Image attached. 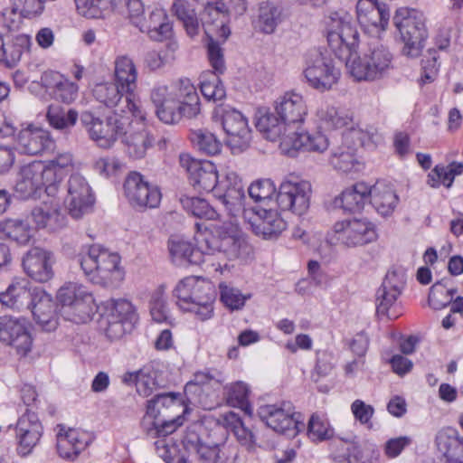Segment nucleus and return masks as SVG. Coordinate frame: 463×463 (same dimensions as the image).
Here are the masks:
<instances>
[{"label":"nucleus","instance_id":"nucleus-1","mask_svg":"<svg viewBox=\"0 0 463 463\" xmlns=\"http://www.w3.org/2000/svg\"><path fill=\"white\" fill-rule=\"evenodd\" d=\"M327 43L335 55L345 61L347 71L356 81H374L390 74L393 55L378 42L368 43L356 53L359 33L349 14L331 12L326 18Z\"/></svg>","mask_w":463,"mask_h":463},{"label":"nucleus","instance_id":"nucleus-2","mask_svg":"<svg viewBox=\"0 0 463 463\" xmlns=\"http://www.w3.org/2000/svg\"><path fill=\"white\" fill-rule=\"evenodd\" d=\"M150 100L157 118L165 124H176L182 118H195L201 113V102L196 88L187 78L170 86L157 83L150 90Z\"/></svg>","mask_w":463,"mask_h":463},{"label":"nucleus","instance_id":"nucleus-3","mask_svg":"<svg viewBox=\"0 0 463 463\" xmlns=\"http://www.w3.org/2000/svg\"><path fill=\"white\" fill-rule=\"evenodd\" d=\"M150 100L157 118L165 124H176L182 118H195L201 113V102L196 88L187 78L170 86L157 83L150 90Z\"/></svg>","mask_w":463,"mask_h":463},{"label":"nucleus","instance_id":"nucleus-4","mask_svg":"<svg viewBox=\"0 0 463 463\" xmlns=\"http://www.w3.org/2000/svg\"><path fill=\"white\" fill-rule=\"evenodd\" d=\"M150 100L157 118L165 124H176L182 118H195L201 113V102L196 88L187 78L170 86L157 83L150 90Z\"/></svg>","mask_w":463,"mask_h":463},{"label":"nucleus","instance_id":"nucleus-5","mask_svg":"<svg viewBox=\"0 0 463 463\" xmlns=\"http://www.w3.org/2000/svg\"><path fill=\"white\" fill-rule=\"evenodd\" d=\"M73 166L74 159L70 152L58 153L50 160L33 161L21 168L16 191L30 196L43 188L47 196L57 195L62 180Z\"/></svg>","mask_w":463,"mask_h":463},{"label":"nucleus","instance_id":"nucleus-6","mask_svg":"<svg viewBox=\"0 0 463 463\" xmlns=\"http://www.w3.org/2000/svg\"><path fill=\"white\" fill-rule=\"evenodd\" d=\"M80 264L85 277L92 283L114 287L124 279L120 256L99 244H92L81 252Z\"/></svg>","mask_w":463,"mask_h":463},{"label":"nucleus","instance_id":"nucleus-7","mask_svg":"<svg viewBox=\"0 0 463 463\" xmlns=\"http://www.w3.org/2000/svg\"><path fill=\"white\" fill-rule=\"evenodd\" d=\"M174 293L183 311L194 313L201 321L213 316L216 291L210 280L201 277H186L178 282Z\"/></svg>","mask_w":463,"mask_h":463},{"label":"nucleus","instance_id":"nucleus-8","mask_svg":"<svg viewBox=\"0 0 463 463\" xmlns=\"http://www.w3.org/2000/svg\"><path fill=\"white\" fill-rule=\"evenodd\" d=\"M61 315L64 319L83 324L91 319L95 303L91 292L79 282H67L57 292Z\"/></svg>","mask_w":463,"mask_h":463},{"label":"nucleus","instance_id":"nucleus-9","mask_svg":"<svg viewBox=\"0 0 463 463\" xmlns=\"http://www.w3.org/2000/svg\"><path fill=\"white\" fill-rule=\"evenodd\" d=\"M194 240L196 248L186 240L172 236L168 241V250L173 262L178 266L202 265L206 266L205 250H209L211 232L208 225L203 222L195 223Z\"/></svg>","mask_w":463,"mask_h":463},{"label":"nucleus","instance_id":"nucleus-10","mask_svg":"<svg viewBox=\"0 0 463 463\" xmlns=\"http://www.w3.org/2000/svg\"><path fill=\"white\" fill-rule=\"evenodd\" d=\"M393 23L403 43L402 53L410 58L419 57L428 37L424 19L415 10H397Z\"/></svg>","mask_w":463,"mask_h":463},{"label":"nucleus","instance_id":"nucleus-11","mask_svg":"<svg viewBox=\"0 0 463 463\" xmlns=\"http://www.w3.org/2000/svg\"><path fill=\"white\" fill-rule=\"evenodd\" d=\"M211 232L209 238V250H205L206 269L210 266L216 271L222 269L221 259L226 256L230 259L238 258L244 245L243 240L230 232V228L222 225H208Z\"/></svg>","mask_w":463,"mask_h":463},{"label":"nucleus","instance_id":"nucleus-12","mask_svg":"<svg viewBox=\"0 0 463 463\" xmlns=\"http://www.w3.org/2000/svg\"><path fill=\"white\" fill-rule=\"evenodd\" d=\"M303 74L311 88L326 91L338 82L341 71L331 58L317 50H311L306 54Z\"/></svg>","mask_w":463,"mask_h":463},{"label":"nucleus","instance_id":"nucleus-13","mask_svg":"<svg viewBox=\"0 0 463 463\" xmlns=\"http://www.w3.org/2000/svg\"><path fill=\"white\" fill-rule=\"evenodd\" d=\"M404 284L402 274L394 270L387 272L375 293L377 316L388 319H396L402 316L403 309L400 298Z\"/></svg>","mask_w":463,"mask_h":463},{"label":"nucleus","instance_id":"nucleus-14","mask_svg":"<svg viewBox=\"0 0 463 463\" xmlns=\"http://www.w3.org/2000/svg\"><path fill=\"white\" fill-rule=\"evenodd\" d=\"M80 121L90 138L101 148H110L118 138L125 125V115L114 112L103 121L90 111L81 113Z\"/></svg>","mask_w":463,"mask_h":463},{"label":"nucleus","instance_id":"nucleus-15","mask_svg":"<svg viewBox=\"0 0 463 463\" xmlns=\"http://www.w3.org/2000/svg\"><path fill=\"white\" fill-rule=\"evenodd\" d=\"M332 240L346 246L368 244L377 238L374 223L367 218H351L338 221L332 227Z\"/></svg>","mask_w":463,"mask_h":463},{"label":"nucleus","instance_id":"nucleus-16","mask_svg":"<svg viewBox=\"0 0 463 463\" xmlns=\"http://www.w3.org/2000/svg\"><path fill=\"white\" fill-rule=\"evenodd\" d=\"M237 5H230L228 2L216 1L214 3L207 2L203 12L201 14V21L208 36L215 35L225 41L230 33V28L227 25L229 14L231 13L241 14L245 11L243 0H235Z\"/></svg>","mask_w":463,"mask_h":463},{"label":"nucleus","instance_id":"nucleus-17","mask_svg":"<svg viewBox=\"0 0 463 463\" xmlns=\"http://www.w3.org/2000/svg\"><path fill=\"white\" fill-rule=\"evenodd\" d=\"M132 115H125V125L119 134L121 143L124 145L125 152L133 159L145 157L147 150L153 146L154 137L142 120H133Z\"/></svg>","mask_w":463,"mask_h":463},{"label":"nucleus","instance_id":"nucleus-18","mask_svg":"<svg viewBox=\"0 0 463 463\" xmlns=\"http://www.w3.org/2000/svg\"><path fill=\"white\" fill-rule=\"evenodd\" d=\"M311 184L307 181H284L279 188L276 202L282 211L304 214L310 204Z\"/></svg>","mask_w":463,"mask_h":463},{"label":"nucleus","instance_id":"nucleus-19","mask_svg":"<svg viewBox=\"0 0 463 463\" xmlns=\"http://www.w3.org/2000/svg\"><path fill=\"white\" fill-rule=\"evenodd\" d=\"M94 194L88 181L80 175H71L67 183V195L64 199L69 214L80 219L91 212L94 205Z\"/></svg>","mask_w":463,"mask_h":463},{"label":"nucleus","instance_id":"nucleus-20","mask_svg":"<svg viewBox=\"0 0 463 463\" xmlns=\"http://www.w3.org/2000/svg\"><path fill=\"white\" fill-rule=\"evenodd\" d=\"M30 327L24 317L4 316L0 317V342L12 345L18 354L24 356L33 347Z\"/></svg>","mask_w":463,"mask_h":463},{"label":"nucleus","instance_id":"nucleus-21","mask_svg":"<svg viewBox=\"0 0 463 463\" xmlns=\"http://www.w3.org/2000/svg\"><path fill=\"white\" fill-rule=\"evenodd\" d=\"M113 66V80L127 92L125 102L128 111L132 114L138 113L139 105L135 100L138 71L134 60L126 54L118 55L115 58Z\"/></svg>","mask_w":463,"mask_h":463},{"label":"nucleus","instance_id":"nucleus-22","mask_svg":"<svg viewBox=\"0 0 463 463\" xmlns=\"http://www.w3.org/2000/svg\"><path fill=\"white\" fill-rule=\"evenodd\" d=\"M124 193L129 203L137 208H156L161 202L157 186L149 184L144 175L131 172L124 183Z\"/></svg>","mask_w":463,"mask_h":463},{"label":"nucleus","instance_id":"nucleus-23","mask_svg":"<svg viewBox=\"0 0 463 463\" xmlns=\"http://www.w3.org/2000/svg\"><path fill=\"white\" fill-rule=\"evenodd\" d=\"M258 415L261 421L277 432L292 431L298 428L299 415L289 402L261 405Z\"/></svg>","mask_w":463,"mask_h":463},{"label":"nucleus","instance_id":"nucleus-24","mask_svg":"<svg viewBox=\"0 0 463 463\" xmlns=\"http://www.w3.org/2000/svg\"><path fill=\"white\" fill-rule=\"evenodd\" d=\"M103 317L108 323L106 334L111 339L121 337L125 332L124 325L133 322L136 312L133 305L127 299L110 298L102 303Z\"/></svg>","mask_w":463,"mask_h":463},{"label":"nucleus","instance_id":"nucleus-25","mask_svg":"<svg viewBox=\"0 0 463 463\" xmlns=\"http://www.w3.org/2000/svg\"><path fill=\"white\" fill-rule=\"evenodd\" d=\"M213 194L232 214H235L243 206L245 193L242 180L232 170H226L218 177Z\"/></svg>","mask_w":463,"mask_h":463},{"label":"nucleus","instance_id":"nucleus-26","mask_svg":"<svg viewBox=\"0 0 463 463\" xmlns=\"http://www.w3.org/2000/svg\"><path fill=\"white\" fill-rule=\"evenodd\" d=\"M275 112L292 131L299 130L308 114L304 96L296 91H287L275 101Z\"/></svg>","mask_w":463,"mask_h":463},{"label":"nucleus","instance_id":"nucleus-27","mask_svg":"<svg viewBox=\"0 0 463 463\" xmlns=\"http://www.w3.org/2000/svg\"><path fill=\"white\" fill-rule=\"evenodd\" d=\"M222 124L232 153H241L249 147L251 132L247 118L240 111L233 109L224 110Z\"/></svg>","mask_w":463,"mask_h":463},{"label":"nucleus","instance_id":"nucleus-28","mask_svg":"<svg viewBox=\"0 0 463 463\" xmlns=\"http://www.w3.org/2000/svg\"><path fill=\"white\" fill-rule=\"evenodd\" d=\"M356 16L366 33L379 34L388 26L390 12L384 4L376 0H359L356 4Z\"/></svg>","mask_w":463,"mask_h":463},{"label":"nucleus","instance_id":"nucleus-29","mask_svg":"<svg viewBox=\"0 0 463 463\" xmlns=\"http://www.w3.org/2000/svg\"><path fill=\"white\" fill-rule=\"evenodd\" d=\"M55 258L52 251L41 248H31L23 257L24 272L36 282H48L53 278Z\"/></svg>","mask_w":463,"mask_h":463},{"label":"nucleus","instance_id":"nucleus-30","mask_svg":"<svg viewBox=\"0 0 463 463\" xmlns=\"http://www.w3.org/2000/svg\"><path fill=\"white\" fill-rule=\"evenodd\" d=\"M16 145L22 154L38 156L52 151L55 141L46 129L29 124L19 131Z\"/></svg>","mask_w":463,"mask_h":463},{"label":"nucleus","instance_id":"nucleus-31","mask_svg":"<svg viewBox=\"0 0 463 463\" xmlns=\"http://www.w3.org/2000/svg\"><path fill=\"white\" fill-rule=\"evenodd\" d=\"M182 166L185 168L191 184L198 191H213L219 177L215 165L210 161H200L188 156L180 157Z\"/></svg>","mask_w":463,"mask_h":463},{"label":"nucleus","instance_id":"nucleus-32","mask_svg":"<svg viewBox=\"0 0 463 463\" xmlns=\"http://www.w3.org/2000/svg\"><path fill=\"white\" fill-rule=\"evenodd\" d=\"M91 432L80 429L61 428L57 434V451L64 459H75L93 441Z\"/></svg>","mask_w":463,"mask_h":463},{"label":"nucleus","instance_id":"nucleus-33","mask_svg":"<svg viewBox=\"0 0 463 463\" xmlns=\"http://www.w3.org/2000/svg\"><path fill=\"white\" fill-rule=\"evenodd\" d=\"M16 433L17 451L21 456H27L37 445L43 434V426L38 416L34 412L26 411L17 421Z\"/></svg>","mask_w":463,"mask_h":463},{"label":"nucleus","instance_id":"nucleus-34","mask_svg":"<svg viewBox=\"0 0 463 463\" xmlns=\"http://www.w3.org/2000/svg\"><path fill=\"white\" fill-rule=\"evenodd\" d=\"M328 146V137L320 131L308 133L297 130L292 132V135H287L282 142V151L287 154L299 149L308 152L323 153Z\"/></svg>","mask_w":463,"mask_h":463},{"label":"nucleus","instance_id":"nucleus-35","mask_svg":"<svg viewBox=\"0 0 463 463\" xmlns=\"http://www.w3.org/2000/svg\"><path fill=\"white\" fill-rule=\"evenodd\" d=\"M48 197L32 210L31 216L37 229L55 231L63 226L64 216L56 195Z\"/></svg>","mask_w":463,"mask_h":463},{"label":"nucleus","instance_id":"nucleus-36","mask_svg":"<svg viewBox=\"0 0 463 463\" xmlns=\"http://www.w3.org/2000/svg\"><path fill=\"white\" fill-rule=\"evenodd\" d=\"M312 120L318 128L326 130L347 128L353 122L348 113L339 110L326 100L317 103L312 113Z\"/></svg>","mask_w":463,"mask_h":463},{"label":"nucleus","instance_id":"nucleus-37","mask_svg":"<svg viewBox=\"0 0 463 463\" xmlns=\"http://www.w3.org/2000/svg\"><path fill=\"white\" fill-rule=\"evenodd\" d=\"M93 97L97 101L108 108H117L115 112L121 115H132L142 118L141 110L137 114H132L126 108L125 99L127 92L113 80V82H101L94 86L92 90Z\"/></svg>","mask_w":463,"mask_h":463},{"label":"nucleus","instance_id":"nucleus-38","mask_svg":"<svg viewBox=\"0 0 463 463\" xmlns=\"http://www.w3.org/2000/svg\"><path fill=\"white\" fill-rule=\"evenodd\" d=\"M137 28L156 42L166 41L173 36L172 23L165 10L161 7L154 8Z\"/></svg>","mask_w":463,"mask_h":463},{"label":"nucleus","instance_id":"nucleus-39","mask_svg":"<svg viewBox=\"0 0 463 463\" xmlns=\"http://www.w3.org/2000/svg\"><path fill=\"white\" fill-rule=\"evenodd\" d=\"M35 288L32 291L31 283L26 279H15L5 292L0 294V302L3 306L13 309H23L33 305Z\"/></svg>","mask_w":463,"mask_h":463},{"label":"nucleus","instance_id":"nucleus-40","mask_svg":"<svg viewBox=\"0 0 463 463\" xmlns=\"http://www.w3.org/2000/svg\"><path fill=\"white\" fill-rule=\"evenodd\" d=\"M32 313L34 320L43 330L51 332L57 328L58 318L55 311V304L51 295L43 290L35 291L33 299Z\"/></svg>","mask_w":463,"mask_h":463},{"label":"nucleus","instance_id":"nucleus-41","mask_svg":"<svg viewBox=\"0 0 463 463\" xmlns=\"http://www.w3.org/2000/svg\"><path fill=\"white\" fill-rule=\"evenodd\" d=\"M256 128L267 139L271 141L280 140V147L287 135H292V129L288 128L277 113L274 114L267 109H260L256 114Z\"/></svg>","mask_w":463,"mask_h":463},{"label":"nucleus","instance_id":"nucleus-42","mask_svg":"<svg viewBox=\"0 0 463 463\" xmlns=\"http://www.w3.org/2000/svg\"><path fill=\"white\" fill-rule=\"evenodd\" d=\"M250 225L252 232L264 239L277 237L287 227L283 218L272 209H259Z\"/></svg>","mask_w":463,"mask_h":463},{"label":"nucleus","instance_id":"nucleus-43","mask_svg":"<svg viewBox=\"0 0 463 463\" xmlns=\"http://www.w3.org/2000/svg\"><path fill=\"white\" fill-rule=\"evenodd\" d=\"M369 194L370 186L364 182H358L337 195L333 200V205L345 212H359L364 208Z\"/></svg>","mask_w":463,"mask_h":463},{"label":"nucleus","instance_id":"nucleus-44","mask_svg":"<svg viewBox=\"0 0 463 463\" xmlns=\"http://www.w3.org/2000/svg\"><path fill=\"white\" fill-rule=\"evenodd\" d=\"M327 162L335 170L343 173L355 171L360 165L355 146L345 141L343 136L341 143L332 147Z\"/></svg>","mask_w":463,"mask_h":463},{"label":"nucleus","instance_id":"nucleus-45","mask_svg":"<svg viewBox=\"0 0 463 463\" xmlns=\"http://www.w3.org/2000/svg\"><path fill=\"white\" fill-rule=\"evenodd\" d=\"M436 444L449 463H463V438L456 430L448 428L439 431Z\"/></svg>","mask_w":463,"mask_h":463},{"label":"nucleus","instance_id":"nucleus-46","mask_svg":"<svg viewBox=\"0 0 463 463\" xmlns=\"http://www.w3.org/2000/svg\"><path fill=\"white\" fill-rule=\"evenodd\" d=\"M44 86L53 97L64 103H71L78 96V86L58 72H47L42 78Z\"/></svg>","mask_w":463,"mask_h":463},{"label":"nucleus","instance_id":"nucleus-47","mask_svg":"<svg viewBox=\"0 0 463 463\" xmlns=\"http://www.w3.org/2000/svg\"><path fill=\"white\" fill-rule=\"evenodd\" d=\"M369 197L373 208L383 216L391 215L399 202L395 190L391 185L379 182L370 186Z\"/></svg>","mask_w":463,"mask_h":463},{"label":"nucleus","instance_id":"nucleus-48","mask_svg":"<svg viewBox=\"0 0 463 463\" xmlns=\"http://www.w3.org/2000/svg\"><path fill=\"white\" fill-rule=\"evenodd\" d=\"M1 235L19 245H27L33 237V230L26 220L6 218L0 222Z\"/></svg>","mask_w":463,"mask_h":463},{"label":"nucleus","instance_id":"nucleus-49","mask_svg":"<svg viewBox=\"0 0 463 463\" xmlns=\"http://www.w3.org/2000/svg\"><path fill=\"white\" fill-rule=\"evenodd\" d=\"M31 39L25 34L8 35L5 37V43L0 51V61L7 67L16 65L23 54L28 51Z\"/></svg>","mask_w":463,"mask_h":463},{"label":"nucleus","instance_id":"nucleus-50","mask_svg":"<svg viewBox=\"0 0 463 463\" xmlns=\"http://www.w3.org/2000/svg\"><path fill=\"white\" fill-rule=\"evenodd\" d=\"M463 173V163L453 161L448 165H436L428 174L427 184L432 188H439L444 185L450 188L457 175Z\"/></svg>","mask_w":463,"mask_h":463},{"label":"nucleus","instance_id":"nucleus-51","mask_svg":"<svg viewBox=\"0 0 463 463\" xmlns=\"http://www.w3.org/2000/svg\"><path fill=\"white\" fill-rule=\"evenodd\" d=\"M222 424L231 430L239 443L248 450L254 449L256 438L251 430L247 428L241 419L233 411H229L222 416Z\"/></svg>","mask_w":463,"mask_h":463},{"label":"nucleus","instance_id":"nucleus-52","mask_svg":"<svg viewBox=\"0 0 463 463\" xmlns=\"http://www.w3.org/2000/svg\"><path fill=\"white\" fill-rule=\"evenodd\" d=\"M78 13L88 19H102L113 10L112 0H75Z\"/></svg>","mask_w":463,"mask_h":463},{"label":"nucleus","instance_id":"nucleus-53","mask_svg":"<svg viewBox=\"0 0 463 463\" xmlns=\"http://www.w3.org/2000/svg\"><path fill=\"white\" fill-rule=\"evenodd\" d=\"M280 21V11L271 3H261L259 7L258 18L254 22L255 28L264 33H272Z\"/></svg>","mask_w":463,"mask_h":463},{"label":"nucleus","instance_id":"nucleus-54","mask_svg":"<svg viewBox=\"0 0 463 463\" xmlns=\"http://www.w3.org/2000/svg\"><path fill=\"white\" fill-rule=\"evenodd\" d=\"M49 124L56 129L64 130L72 128L78 119V113L74 109L61 108L59 105H51L47 111Z\"/></svg>","mask_w":463,"mask_h":463},{"label":"nucleus","instance_id":"nucleus-55","mask_svg":"<svg viewBox=\"0 0 463 463\" xmlns=\"http://www.w3.org/2000/svg\"><path fill=\"white\" fill-rule=\"evenodd\" d=\"M218 73L205 71L201 77V92L203 96L213 101L222 100L226 96V91Z\"/></svg>","mask_w":463,"mask_h":463},{"label":"nucleus","instance_id":"nucleus-56","mask_svg":"<svg viewBox=\"0 0 463 463\" xmlns=\"http://www.w3.org/2000/svg\"><path fill=\"white\" fill-rule=\"evenodd\" d=\"M180 202L184 209L198 218L216 220L219 213L203 198L184 195Z\"/></svg>","mask_w":463,"mask_h":463},{"label":"nucleus","instance_id":"nucleus-57","mask_svg":"<svg viewBox=\"0 0 463 463\" xmlns=\"http://www.w3.org/2000/svg\"><path fill=\"white\" fill-rule=\"evenodd\" d=\"M333 427L324 415L313 414L307 424V436L312 441H323L333 438Z\"/></svg>","mask_w":463,"mask_h":463},{"label":"nucleus","instance_id":"nucleus-58","mask_svg":"<svg viewBox=\"0 0 463 463\" xmlns=\"http://www.w3.org/2000/svg\"><path fill=\"white\" fill-rule=\"evenodd\" d=\"M227 394V402L233 407H239L245 412L250 414V407L249 405V396L250 390L243 382H236L225 387Z\"/></svg>","mask_w":463,"mask_h":463},{"label":"nucleus","instance_id":"nucleus-59","mask_svg":"<svg viewBox=\"0 0 463 463\" xmlns=\"http://www.w3.org/2000/svg\"><path fill=\"white\" fill-rule=\"evenodd\" d=\"M191 141L203 153L214 156L220 153L222 143L217 137L207 130H196L191 133Z\"/></svg>","mask_w":463,"mask_h":463},{"label":"nucleus","instance_id":"nucleus-60","mask_svg":"<svg viewBox=\"0 0 463 463\" xmlns=\"http://www.w3.org/2000/svg\"><path fill=\"white\" fill-rule=\"evenodd\" d=\"M344 140L350 142L351 145L363 146L374 142L376 130L373 128H363L360 126L354 127L352 123L346 128V130L342 134Z\"/></svg>","mask_w":463,"mask_h":463},{"label":"nucleus","instance_id":"nucleus-61","mask_svg":"<svg viewBox=\"0 0 463 463\" xmlns=\"http://www.w3.org/2000/svg\"><path fill=\"white\" fill-rule=\"evenodd\" d=\"M455 292V289H449L443 283L437 282L430 288L429 304L434 309H441L451 303Z\"/></svg>","mask_w":463,"mask_h":463},{"label":"nucleus","instance_id":"nucleus-62","mask_svg":"<svg viewBox=\"0 0 463 463\" xmlns=\"http://www.w3.org/2000/svg\"><path fill=\"white\" fill-rule=\"evenodd\" d=\"M248 191L255 202L264 203L271 200L276 193V186L270 179H260L252 183Z\"/></svg>","mask_w":463,"mask_h":463},{"label":"nucleus","instance_id":"nucleus-63","mask_svg":"<svg viewBox=\"0 0 463 463\" xmlns=\"http://www.w3.org/2000/svg\"><path fill=\"white\" fill-rule=\"evenodd\" d=\"M158 383L156 379V373L149 368H142L139 370V377H137V392L143 396H150L157 388Z\"/></svg>","mask_w":463,"mask_h":463},{"label":"nucleus","instance_id":"nucleus-64","mask_svg":"<svg viewBox=\"0 0 463 463\" xmlns=\"http://www.w3.org/2000/svg\"><path fill=\"white\" fill-rule=\"evenodd\" d=\"M350 455L360 463H380V452L376 446L371 443L354 445Z\"/></svg>","mask_w":463,"mask_h":463}]
</instances>
